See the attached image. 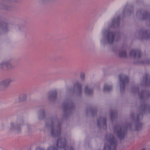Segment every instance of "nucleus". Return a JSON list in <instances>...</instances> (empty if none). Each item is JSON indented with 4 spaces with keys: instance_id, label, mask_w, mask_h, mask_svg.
<instances>
[{
    "instance_id": "a878e982",
    "label": "nucleus",
    "mask_w": 150,
    "mask_h": 150,
    "mask_svg": "<svg viewBox=\"0 0 150 150\" xmlns=\"http://www.w3.org/2000/svg\"><path fill=\"white\" fill-rule=\"evenodd\" d=\"M112 87L111 86L107 84H104L103 89L105 91H109L112 90Z\"/></svg>"
},
{
    "instance_id": "393cba45",
    "label": "nucleus",
    "mask_w": 150,
    "mask_h": 150,
    "mask_svg": "<svg viewBox=\"0 0 150 150\" xmlns=\"http://www.w3.org/2000/svg\"><path fill=\"white\" fill-rule=\"evenodd\" d=\"M38 118L39 120H42L45 117V110L42 109L39 110L38 112Z\"/></svg>"
},
{
    "instance_id": "bb28decb",
    "label": "nucleus",
    "mask_w": 150,
    "mask_h": 150,
    "mask_svg": "<svg viewBox=\"0 0 150 150\" xmlns=\"http://www.w3.org/2000/svg\"><path fill=\"white\" fill-rule=\"evenodd\" d=\"M117 112L115 111H112L111 112L110 117L112 120L115 119L117 116Z\"/></svg>"
},
{
    "instance_id": "20e7f679",
    "label": "nucleus",
    "mask_w": 150,
    "mask_h": 150,
    "mask_svg": "<svg viewBox=\"0 0 150 150\" xmlns=\"http://www.w3.org/2000/svg\"><path fill=\"white\" fill-rule=\"evenodd\" d=\"M102 33L104 38L102 39L101 42L104 44L105 40L110 44H112L114 40L115 34L110 30H104Z\"/></svg>"
},
{
    "instance_id": "c9c22d12",
    "label": "nucleus",
    "mask_w": 150,
    "mask_h": 150,
    "mask_svg": "<svg viewBox=\"0 0 150 150\" xmlns=\"http://www.w3.org/2000/svg\"><path fill=\"white\" fill-rule=\"evenodd\" d=\"M90 112L92 113L93 116L95 115L97 112L96 110H91V109H90Z\"/></svg>"
},
{
    "instance_id": "7c9ffc66",
    "label": "nucleus",
    "mask_w": 150,
    "mask_h": 150,
    "mask_svg": "<svg viewBox=\"0 0 150 150\" xmlns=\"http://www.w3.org/2000/svg\"><path fill=\"white\" fill-rule=\"evenodd\" d=\"M17 121V123L15 124L16 125L21 126L23 125V120L22 117L18 118Z\"/></svg>"
},
{
    "instance_id": "6e6552de",
    "label": "nucleus",
    "mask_w": 150,
    "mask_h": 150,
    "mask_svg": "<svg viewBox=\"0 0 150 150\" xmlns=\"http://www.w3.org/2000/svg\"><path fill=\"white\" fill-rule=\"evenodd\" d=\"M56 145L58 148L63 149L64 150H74L73 148L67 146V141L64 138L58 139Z\"/></svg>"
},
{
    "instance_id": "f3484780",
    "label": "nucleus",
    "mask_w": 150,
    "mask_h": 150,
    "mask_svg": "<svg viewBox=\"0 0 150 150\" xmlns=\"http://www.w3.org/2000/svg\"><path fill=\"white\" fill-rule=\"evenodd\" d=\"M141 85L144 86H148L150 84V76L149 74L145 75L143 78V81H141Z\"/></svg>"
},
{
    "instance_id": "5701e85b",
    "label": "nucleus",
    "mask_w": 150,
    "mask_h": 150,
    "mask_svg": "<svg viewBox=\"0 0 150 150\" xmlns=\"http://www.w3.org/2000/svg\"><path fill=\"white\" fill-rule=\"evenodd\" d=\"M84 91L85 93L88 95H91L93 93V89L88 86H85Z\"/></svg>"
},
{
    "instance_id": "58836bf2",
    "label": "nucleus",
    "mask_w": 150,
    "mask_h": 150,
    "mask_svg": "<svg viewBox=\"0 0 150 150\" xmlns=\"http://www.w3.org/2000/svg\"><path fill=\"white\" fill-rule=\"evenodd\" d=\"M8 1H13V0H8Z\"/></svg>"
},
{
    "instance_id": "412c9836",
    "label": "nucleus",
    "mask_w": 150,
    "mask_h": 150,
    "mask_svg": "<svg viewBox=\"0 0 150 150\" xmlns=\"http://www.w3.org/2000/svg\"><path fill=\"white\" fill-rule=\"evenodd\" d=\"M133 11V7L132 6H125V9L123 11V13L124 14H127L130 15Z\"/></svg>"
},
{
    "instance_id": "4468645a",
    "label": "nucleus",
    "mask_w": 150,
    "mask_h": 150,
    "mask_svg": "<svg viewBox=\"0 0 150 150\" xmlns=\"http://www.w3.org/2000/svg\"><path fill=\"white\" fill-rule=\"evenodd\" d=\"M130 56L134 58H139L142 56L140 51L139 49L132 50L130 52Z\"/></svg>"
},
{
    "instance_id": "ea45409f",
    "label": "nucleus",
    "mask_w": 150,
    "mask_h": 150,
    "mask_svg": "<svg viewBox=\"0 0 150 150\" xmlns=\"http://www.w3.org/2000/svg\"><path fill=\"white\" fill-rule=\"evenodd\" d=\"M145 150V149H143V150Z\"/></svg>"
},
{
    "instance_id": "72a5a7b5",
    "label": "nucleus",
    "mask_w": 150,
    "mask_h": 150,
    "mask_svg": "<svg viewBox=\"0 0 150 150\" xmlns=\"http://www.w3.org/2000/svg\"><path fill=\"white\" fill-rule=\"evenodd\" d=\"M0 6L1 8L2 9H8V7L5 6L4 4H0Z\"/></svg>"
},
{
    "instance_id": "0eeeda50",
    "label": "nucleus",
    "mask_w": 150,
    "mask_h": 150,
    "mask_svg": "<svg viewBox=\"0 0 150 150\" xmlns=\"http://www.w3.org/2000/svg\"><path fill=\"white\" fill-rule=\"evenodd\" d=\"M120 79V87L121 93L124 92L125 87L128 84L129 78L125 75H120L119 76Z\"/></svg>"
},
{
    "instance_id": "c85d7f7f",
    "label": "nucleus",
    "mask_w": 150,
    "mask_h": 150,
    "mask_svg": "<svg viewBox=\"0 0 150 150\" xmlns=\"http://www.w3.org/2000/svg\"><path fill=\"white\" fill-rule=\"evenodd\" d=\"M119 56L121 57H125L127 56L126 51L125 50H122L120 51L119 53Z\"/></svg>"
},
{
    "instance_id": "423d86ee",
    "label": "nucleus",
    "mask_w": 150,
    "mask_h": 150,
    "mask_svg": "<svg viewBox=\"0 0 150 150\" xmlns=\"http://www.w3.org/2000/svg\"><path fill=\"white\" fill-rule=\"evenodd\" d=\"M139 91V89L138 87L136 86L132 87L131 90V92L133 94H138L140 99L143 101L148 99L150 96V93L148 91H142L140 93Z\"/></svg>"
},
{
    "instance_id": "e433bc0d",
    "label": "nucleus",
    "mask_w": 150,
    "mask_h": 150,
    "mask_svg": "<svg viewBox=\"0 0 150 150\" xmlns=\"http://www.w3.org/2000/svg\"><path fill=\"white\" fill-rule=\"evenodd\" d=\"M81 78L83 80L85 78V74L83 73H82L80 75Z\"/></svg>"
},
{
    "instance_id": "f704fd0d",
    "label": "nucleus",
    "mask_w": 150,
    "mask_h": 150,
    "mask_svg": "<svg viewBox=\"0 0 150 150\" xmlns=\"http://www.w3.org/2000/svg\"><path fill=\"white\" fill-rule=\"evenodd\" d=\"M5 61H3L0 63V68L2 69L4 65H5Z\"/></svg>"
},
{
    "instance_id": "6ab92c4d",
    "label": "nucleus",
    "mask_w": 150,
    "mask_h": 150,
    "mask_svg": "<svg viewBox=\"0 0 150 150\" xmlns=\"http://www.w3.org/2000/svg\"><path fill=\"white\" fill-rule=\"evenodd\" d=\"M120 25V17H117L116 19L114 18L112 20L111 24L109 26L111 28H116L118 27Z\"/></svg>"
},
{
    "instance_id": "7ed1b4c3",
    "label": "nucleus",
    "mask_w": 150,
    "mask_h": 150,
    "mask_svg": "<svg viewBox=\"0 0 150 150\" xmlns=\"http://www.w3.org/2000/svg\"><path fill=\"white\" fill-rule=\"evenodd\" d=\"M131 124L125 125L122 127L119 125H117L114 128V133L117 137L121 139H123L126 134L127 129H131Z\"/></svg>"
},
{
    "instance_id": "a211bd4d",
    "label": "nucleus",
    "mask_w": 150,
    "mask_h": 150,
    "mask_svg": "<svg viewBox=\"0 0 150 150\" xmlns=\"http://www.w3.org/2000/svg\"><path fill=\"white\" fill-rule=\"evenodd\" d=\"M57 96L56 91H50L47 94L48 99L49 101L52 102L57 98Z\"/></svg>"
},
{
    "instance_id": "aec40b11",
    "label": "nucleus",
    "mask_w": 150,
    "mask_h": 150,
    "mask_svg": "<svg viewBox=\"0 0 150 150\" xmlns=\"http://www.w3.org/2000/svg\"><path fill=\"white\" fill-rule=\"evenodd\" d=\"M8 25L6 23L2 22L0 23V31H2L4 33L7 32L8 30Z\"/></svg>"
},
{
    "instance_id": "2f4dec72",
    "label": "nucleus",
    "mask_w": 150,
    "mask_h": 150,
    "mask_svg": "<svg viewBox=\"0 0 150 150\" xmlns=\"http://www.w3.org/2000/svg\"><path fill=\"white\" fill-rule=\"evenodd\" d=\"M142 123L138 122L136 124L135 130L137 131L141 130L142 129Z\"/></svg>"
},
{
    "instance_id": "dca6fc26",
    "label": "nucleus",
    "mask_w": 150,
    "mask_h": 150,
    "mask_svg": "<svg viewBox=\"0 0 150 150\" xmlns=\"http://www.w3.org/2000/svg\"><path fill=\"white\" fill-rule=\"evenodd\" d=\"M21 126L19 125H16L14 123H11L9 129L12 131H15L18 133H20L21 131Z\"/></svg>"
},
{
    "instance_id": "9d476101",
    "label": "nucleus",
    "mask_w": 150,
    "mask_h": 150,
    "mask_svg": "<svg viewBox=\"0 0 150 150\" xmlns=\"http://www.w3.org/2000/svg\"><path fill=\"white\" fill-rule=\"evenodd\" d=\"M73 91L77 95H81L82 92V86L81 84L78 82H76L74 85Z\"/></svg>"
},
{
    "instance_id": "f257e3e1",
    "label": "nucleus",
    "mask_w": 150,
    "mask_h": 150,
    "mask_svg": "<svg viewBox=\"0 0 150 150\" xmlns=\"http://www.w3.org/2000/svg\"><path fill=\"white\" fill-rule=\"evenodd\" d=\"M61 121L58 120L56 116L51 117L46 124L47 128L51 129L50 133L53 137H58L61 134Z\"/></svg>"
},
{
    "instance_id": "ddd939ff",
    "label": "nucleus",
    "mask_w": 150,
    "mask_h": 150,
    "mask_svg": "<svg viewBox=\"0 0 150 150\" xmlns=\"http://www.w3.org/2000/svg\"><path fill=\"white\" fill-rule=\"evenodd\" d=\"M97 126L100 128L106 129L107 127L106 119L104 117H100L97 120Z\"/></svg>"
},
{
    "instance_id": "2eb2a0df",
    "label": "nucleus",
    "mask_w": 150,
    "mask_h": 150,
    "mask_svg": "<svg viewBox=\"0 0 150 150\" xmlns=\"http://www.w3.org/2000/svg\"><path fill=\"white\" fill-rule=\"evenodd\" d=\"M137 16H140L142 17L143 20H146L150 18V15L146 11H139L137 13Z\"/></svg>"
},
{
    "instance_id": "b1692460",
    "label": "nucleus",
    "mask_w": 150,
    "mask_h": 150,
    "mask_svg": "<svg viewBox=\"0 0 150 150\" xmlns=\"http://www.w3.org/2000/svg\"><path fill=\"white\" fill-rule=\"evenodd\" d=\"M131 117L134 120L137 121L142 118L143 116L142 115H138L134 114H131Z\"/></svg>"
},
{
    "instance_id": "4c0bfd02",
    "label": "nucleus",
    "mask_w": 150,
    "mask_h": 150,
    "mask_svg": "<svg viewBox=\"0 0 150 150\" xmlns=\"http://www.w3.org/2000/svg\"><path fill=\"white\" fill-rule=\"evenodd\" d=\"M36 150H45L44 149L40 148H38L36 149Z\"/></svg>"
},
{
    "instance_id": "473e14b6",
    "label": "nucleus",
    "mask_w": 150,
    "mask_h": 150,
    "mask_svg": "<svg viewBox=\"0 0 150 150\" xmlns=\"http://www.w3.org/2000/svg\"><path fill=\"white\" fill-rule=\"evenodd\" d=\"M47 150H58V149L55 146H51L47 148Z\"/></svg>"
},
{
    "instance_id": "9b49d317",
    "label": "nucleus",
    "mask_w": 150,
    "mask_h": 150,
    "mask_svg": "<svg viewBox=\"0 0 150 150\" xmlns=\"http://www.w3.org/2000/svg\"><path fill=\"white\" fill-rule=\"evenodd\" d=\"M139 39H148L150 38V31L140 30L139 31Z\"/></svg>"
},
{
    "instance_id": "1a4fd4ad",
    "label": "nucleus",
    "mask_w": 150,
    "mask_h": 150,
    "mask_svg": "<svg viewBox=\"0 0 150 150\" xmlns=\"http://www.w3.org/2000/svg\"><path fill=\"white\" fill-rule=\"evenodd\" d=\"M12 81V79L10 78L5 79L0 81V90L5 89L8 86Z\"/></svg>"
},
{
    "instance_id": "c756f323",
    "label": "nucleus",
    "mask_w": 150,
    "mask_h": 150,
    "mask_svg": "<svg viewBox=\"0 0 150 150\" xmlns=\"http://www.w3.org/2000/svg\"><path fill=\"white\" fill-rule=\"evenodd\" d=\"M5 63V65L6 66L8 69H11L13 68V65L9 62L6 61Z\"/></svg>"
},
{
    "instance_id": "f03ea898",
    "label": "nucleus",
    "mask_w": 150,
    "mask_h": 150,
    "mask_svg": "<svg viewBox=\"0 0 150 150\" xmlns=\"http://www.w3.org/2000/svg\"><path fill=\"white\" fill-rule=\"evenodd\" d=\"M105 139L107 143L105 144L104 150H116L117 141L112 134H107Z\"/></svg>"
},
{
    "instance_id": "39448f33",
    "label": "nucleus",
    "mask_w": 150,
    "mask_h": 150,
    "mask_svg": "<svg viewBox=\"0 0 150 150\" xmlns=\"http://www.w3.org/2000/svg\"><path fill=\"white\" fill-rule=\"evenodd\" d=\"M74 107V105L70 99H67L64 100L63 103L62 108L65 114L64 117L69 115L71 110Z\"/></svg>"
},
{
    "instance_id": "cd10ccee",
    "label": "nucleus",
    "mask_w": 150,
    "mask_h": 150,
    "mask_svg": "<svg viewBox=\"0 0 150 150\" xmlns=\"http://www.w3.org/2000/svg\"><path fill=\"white\" fill-rule=\"evenodd\" d=\"M19 98L20 101H23L26 100L27 96L25 94H22L19 95Z\"/></svg>"
},
{
    "instance_id": "4be33fe9",
    "label": "nucleus",
    "mask_w": 150,
    "mask_h": 150,
    "mask_svg": "<svg viewBox=\"0 0 150 150\" xmlns=\"http://www.w3.org/2000/svg\"><path fill=\"white\" fill-rule=\"evenodd\" d=\"M26 29V26L25 24H21L16 25V29L17 32L25 31Z\"/></svg>"
},
{
    "instance_id": "f8f14e48",
    "label": "nucleus",
    "mask_w": 150,
    "mask_h": 150,
    "mask_svg": "<svg viewBox=\"0 0 150 150\" xmlns=\"http://www.w3.org/2000/svg\"><path fill=\"white\" fill-rule=\"evenodd\" d=\"M139 109L142 113H143V112L146 113L150 112V105L148 104H145V102H143L141 105L139 106Z\"/></svg>"
}]
</instances>
